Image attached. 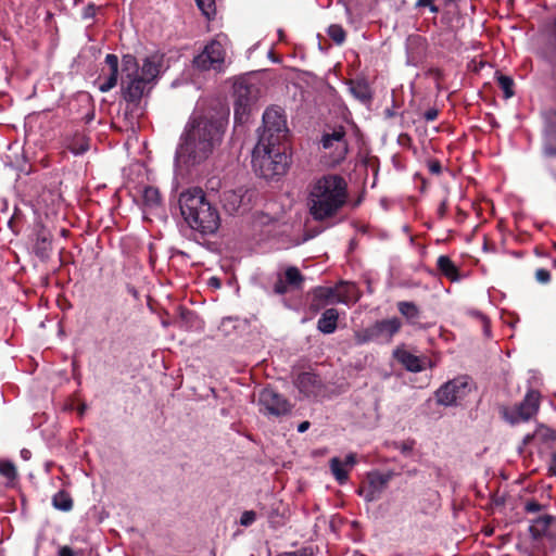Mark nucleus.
Listing matches in <instances>:
<instances>
[{"label": "nucleus", "mask_w": 556, "mask_h": 556, "mask_svg": "<svg viewBox=\"0 0 556 556\" xmlns=\"http://www.w3.org/2000/svg\"><path fill=\"white\" fill-rule=\"evenodd\" d=\"M224 131L222 121L193 114L180 136L175 153L176 166L190 168L206 161L222 142Z\"/></svg>", "instance_id": "nucleus-1"}, {"label": "nucleus", "mask_w": 556, "mask_h": 556, "mask_svg": "<svg viewBox=\"0 0 556 556\" xmlns=\"http://www.w3.org/2000/svg\"><path fill=\"white\" fill-rule=\"evenodd\" d=\"M348 201V184L336 174L314 180L307 190V207L312 217L323 222L336 216Z\"/></svg>", "instance_id": "nucleus-2"}, {"label": "nucleus", "mask_w": 556, "mask_h": 556, "mask_svg": "<svg viewBox=\"0 0 556 556\" xmlns=\"http://www.w3.org/2000/svg\"><path fill=\"white\" fill-rule=\"evenodd\" d=\"M180 214L188 226L202 236L215 233L220 225L217 208L206 199L201 188L182 191L178 199Z\"/></svg>", "instance_id": "nucleus-3"}, {"label": "nucleus", "mask_w": 556, "mask_h": 556, "mask_svg": "<svg viewBox=\"0 0 556 556\" xmlns=\"http://www.w3.org/2000/svg\"><path fill=\"white\" fill-rule=\"evenodd\" d=\"M252 166L260 177L267 180L276 179L286 174L289 166V157L279 144L268 146L257 142L252 152Z\"/></svg>", "instance_id": "nucleus-4"}, {"label": "nucleus", "mask_w": 556, "mask_h": 556, "mask_svg": "<svg viewBox=\"0 0 556 556\" xmlns=\"http://www.w3.org/2000/svg\"><path fill=\"white\" fill-rule=\"evenodd\" d=\"M258 87L251 76H240L235 80L233 97L236 123H245L248 121L252 106L258 98Z\"/></svg>", "instance_id": "nucleus-5"}, {"label": "nucleus", "mask_w": 556, "mask_h": 556, "mask_svg": "<svg viewBox=\"0 0 556 556\" xmlns=\"http://www.w3.org/2000/svg\"><path fill=\"white\" fill-rule=\"evenodd\" d=\"M288 132L287 119L279 106H270L263 114V125L258 129V141L267 146L281 144Z\"/></svg>", "instance_id": "nucleus-6"}, {"label": "nucleus", "mask_w": 556, "mask_h": 556, "mask_svg": "<svg viewBox=\"0 0 556 556\" xmlns=\"http://www.w3.org/2000/svg\"><path fill=\"white\" fill-rule=\"evenodd\" d=\"M226 37L217 36L207 42L201 53L193 59V65L200 71L223 72L226 60Z\"/></svg>", "instance_id": "nucleus-7"}, {"label": "nucleus", "mask_w": 556, "mask_h": 556, "mask_svg": "<svg viewBox=\"0 0 556 556\" xmlns=\"http://www.w3.org/2000/svg\"><path fill=\"white\" fill-rule=\"evenodd\" d=\"M541 395L535 390H529L522 402L516 405L513 409L503 407L501 413L503 418L510 425H517L520 421H529L534 417L540 409Z\"/></svg>", "instance_id": "nucleus-8"}, {"label": "nucleus", "mask_w": 556, "mask_h": 556, "mask_svg": "<svg viewBox=\"0 0 556 556\" xmlns=\"http://www.w3.org/2000/svg\"><path fill=\"white\" fill-rule=\"evenodd\" d=\"M345 286L341 282L338 287H316L312 290V301L309 311L318 313L320 309L330 304H349L351 298L348 290H342Z\"/></svg>", "instance_id": "nucleus-9"}, {"label": "nucleus", "mask_w": 556, "mask_h": 556, "mask_svg": "<svg viewBox=\"0 0 556 556\" xmlns=\"http://www.w3.org/2000/svg\"><path fill=\"white\" fill-rule=\"evenodd\" d=\"M468 392L467 377H457L442 384L435 392V399L439 405L456 406L467 396Z\"/></svg>", "instance_id": "nucleus-10"}, {"label": "nucleus", "mask_w": 556, "mask_h": 556, "mask_svg": "<svg viewBox=\"0 0 556 556\" xmlns=\"http://www.w3.org/2000/svg\"><path fill=\"white\" fill-rule=\"evenodd\" d=\"M260 413L270 417H281L291 410V405L286 397L271 388L263 389L258 394Z\"/></svg>", "instance_id": "nucleus-11"}, {"label": "nucleus", "mask_w": 556, "mask_h": 556, "mask_svg": "<svg viewBox=\"0 0 556 556\" xmlns=\"http://www.w3.org/2000/svg\"><path fill=\"white\" fill-rule=\"evenodd\" d=\"M320 144L324 150L332 151L336 161L343 160L349 150L345 128L343 126H337L325 130L320 139Z\"/></svg>", "instance_id": "nucleus-12"}, {"label": "nucleus", "mask_w": 556, "mask_h": 556, "mask_svg": "<svg viewBox=\"0 0 556 556\" xmlns=\"http://www.w3.org/2000/svg\"><path fill=\"white\" fill-rule=\"evenodd\" d=\"M123 81V96L127 102L137 103L142 98L149 81L136 75L122 79Z\"/></svg>", "instance_id": "nucleus-13"}, {"label": "nucleus", "mask_w": 556, "mask_h": 556, "mask_svg": "<svg viewBox=\"0 0 556 556\" xmlns=\"http://www.w3.org/2000/svg\"><path fill=\"white\" fill-rule=\"evenodd\" d=\"M356 464L355 454H348L344 459L332 457L329 462L330 470L337 482L344 484L348 481L349 470Z\"/></svg>", "instance_id": "nucleus-14"}, {"label": "nucleus", "mask_w": 556, "mask_h": 556, "mask_svg": "<svg viewBox=\"0 0 556 556\" xmlns=\"http://www.w3.org/2000/svg\"><path fill=\"white\" fill-rule=\"evenodd\" d=\"M295 386L306 397L316 396L321 390L319 377L313 372H301L295 379Z\"/></svg>", "instance_id": "nucleus-15"}, {"label": "nucleus", "mask_w": 556, "mask_h": 556, "mask_svg": "<svg viewBox=\"0 0 556 556\" xmlns=\"http://www.w3.org/2000/svg\"><path fill=\"white\" fill-rule=\"evenodd\" d=\"M401 326L402 324L397 317L376 321L374 327L378 342H390L392 337L400 331Z\"/></svg>", "instance_id": "nucleus-16"}, {"label": "nucleus", "mask_w": 556, "mask_h": 556, "mask_svg": "<svg viewBox=\"0 0 556 556\" xmlns=\"http://www.w3.org/2000/svg\"><path fill=\"white\" fill-rule=\"evenodd\" d=\"M555 521L551 515H542L530 521L529 533L533 541H541L549 535V527Z\"/></svg>", "instance_id": "nucleus-17"}, {"label": "nucleus", "mask_w": 556, "mask_h": 556, "mask_svg": "<svg viewBox=\"0 0 556 556\" xmlns=\"http://www.w3.org/2000/svg\"><path fill=\"white\" fill-rule=\"evenodd\" d=\"M162 65V55L154 53L143 59L142 65L139 67V76L147 81H153L159 73Z\"/></svg>", "instance_id": "nucleus-18"}, {"label": "nucleus", "mask_w": 556, "mask_h": 556, "mask_svg": "<svg viewBox=\"0 0 556 556\" xmlns=\"http://www.w3.org/2000/svg\"><path fill=\"white\" fill-rule=\"evenodd\" d=\"M544 153L548 156H556V114H551L546 119L544 129Z\"/></svg>", "instance_id": "nucleus-19"}, {"label": "nucleus", "mask_w": 556, "mask_h": 556, "mask_svg": "<svg viewBox=\"0 0 556 556\" xmlns=\"http://www.w3.org/2000/svg\"><path fill=\"white\" fill-rule=\"evenodd\" d=\"M222 204L229 214L238 213L244 202V193L242 189L227 190L223 192Z\"/></svg>", "instance_id": "nucleus-20"}, {"label": "nucleus", "mask_w": 556, "mask_h": 556, "mask_svg": "<svg viewBox=\"0 0 556 556\" xmlns=\"http://www.w3.org/2000/svg\"><path fill=\"white\" fill-rule=\"evenodd\" d=\"M105 64L109 66L110 74L108 78L99 85L101 92H108L113 89L117 84L118 78V58L115 54H106L104 59Z\"/></svg>", "instance_id": "nucleus-21"}, {"label": "nucleus", "mask_w": 556, "mask_h": 556, "mask_svg": "<svg viewBox=\"0 0 556 556\" xmlns=\"http://www.w3.org/2000/svg\"><path fill=\"white\" fill-rule=\"evenodd\" d=\"M339 312L337 308H327L324 311L317 321V329L324 334H331L338 327Z\"/></svg>", "instance_id": "nucleus-22"}, {"label": "nucleus", "mask_w": 556, "mask_h": 556, "mask_svg": "<svg viewBox=\"0 0 556 556\" xmlns=\"http://www.w3.org/2000/svg\"><path fill=\"white\" fill-rule=\"evenodd\" d=\"M142 202L146 211L152 212L161 205V194L157 188L147 186L142 190Z\"/></svg>", "instance_id": "nucleus-23"}, {"label": "nucleus", "mask_w": 556, "mask_h": 556, "mask_svg": "<svg viewBox=\"0 0 556 556\" xmlns=\"http://www.w3.org/2000/svg\"><path fill=\"white\" fill-rule=\"evenodd\" d=\"M349 89L353 97L363 103L369 102L372 98L370 87L365 80L351 81Z\"/></svg>", "instance_id": "nucleus-24"}, {"label": "nucleus", "mask_w": 556, "mask_h": 556, "mask_svg": "<svg viewBox=\"0 0 556 556\" xmlns=\"http://www.w3.org/2000/svg\"><path fill=\"white\" fill-rule=\"evenodd\" d=\"M34 251L40 260H48L52 251L51 237L45 232L39 233L34 245Z\"/></svg>", "instance_id": "nucleus-25"}, {"label": "nucleus", "mask_w": 556, "mask_h": 556, "mask_svg": "<svg viewBox=\"0 0 556 556\" xmlns=\"http://www.w3.org/2000/svg\"><path fill=\"white\" fill-rule=\"evenodd\" d=\"M439 270L451 281H457L459 279L458 268L446 255H440L437 261Z\"/></svg>", "instance_id": "nucleus-26"}, {"label": "nucleus", "mask_w": 556, "mask_h": 556, "mask_svg": "<svg viewBox=\"0 0 556 556\" xmlns=\"http://www.w3.org/2000/svg\"><path fill=\"white\" fill-rule=\"evenodd\" d=\"M397 309L409 324H415L420 318V309L414 302L401 301L397 303Z\"/></svg>", "instance_id": "nucleus-27"}, {"label": "nucleus", "mask_w": 556, "mask_h": 556, "mask_svg": "<svg viewBox=\"0 0 556 556\" xmlns=\"http://www.w3.org/2000/svg\"><path fill=\"white\" fill-rule=\"evenodd\" d=\"M139 64L132 54H125L122 59V79L139 75Z\"/></svg>", "instance_id": "nucleus-28"}, {"label": "nucleus", "mask_w": 556, "mask_h": 556, "mask_svg": "<svg viewBox=\"0 0 556 556\" xmlns=\"http://www.w3.org/2000/svg\"><path fill=\"white\" fill-rule=\"evenodd\" d=\"M52 505L56 509H60V510H63V511H68L73 507V498L64 489H61L52 497Z\"/></svg>", "instance_id": "nucleus-29"}, {"label": "nucleus", "mask_w": 556, "mask_h": 556, "mask_svg": "<svg viewBox=\"0 0 556 556\" xmlns=\"http://www.w3.org/2000/svg\"><path fill=\"white\" fill-rule=\"evenodd\" d=\"M400 359L405 368L409 371L418 372L422 370L420 358L409 352H404Z\"/></svg>", "instance_id": "nucleus-30"}, {"label": "nucleus", "mask_w": 556, "mask_h": 556, "mask_svg": "<svg viewBox=\"0 0 556 556\" xmlns=\"http://www.w3.org/2000/svg\"><path fill=\"white\" fill-rule=\"evenodd\" d=\"M354 338L355 343L358 345H363L369 342H378L374 325L363 330L356 331Z\"/></svg>", "instance_id": "nucleus-31"}, {"label": "nucleus", "mask_w": 556, "mask_h": 556, "mask_svg": "<svg viewBox=\"0 0 556 556\" xmlns=\"http://www.w3.org/2000/svg\"><path fill=\"white\" fill-rule=\"evenodd\" d=\"M544 56L554 65H556V33L548 36L544 48ZM554 75L556 76V70Z\"/></svg>", "instance_id": "nucleus-32"}, {"label": "nucleus", "mask_w": 556, "mask_h": 556, "mask_svg": "<svg viewBox=\"0 0 556 556\" xmlns=\"http://www.w3.org/2000/svg\"><path fill=\"white\" fill-rule=\"evenodd\" d=\"M68 150L75 155H81L89 150V139L78 136L68 144Z\"/></svg>", "instance_id": "nucleus-33"}, {"label": "nucleus", "mask_w": 556, "mask_h": 556, "mask_svg": "<svg viewBox=\"0 0 556 556\" xmlns=\"http://www.w3.org/2000/svg\"><path fill=\"white\" fill-rule=\"evenodd\" d=\"M286 282L294 288H300L304 277L296 267H288L285 273Z\"/></svg>", "instance_id": "nucleus-34"}, {"label": "nucleus", "mask_w": 556, "mask_h": 556, "mask_svg": "<svg viewBox=\"0 0 556 556\" xmlns=\"http://www.w3.org/2000/svg\"><path fill=\"white\" fill-rule=\"evenodd\" d=\"M0 475L13 482L17 478L15 465L8 459H0Z\"/></svg>", "instance_id": "nucleus-35"}, {"label": "nucleus", "mask_w": 556, "mask_h": 556, "mask_svg": "<svg viewBox=\"0 0 556 556\" xmlns=\"http://www.w3.org/2000/svg\"><path fill=\"white\" fill-rule=\"evenodd\" d=\"M498 87L503 90L505 99H509L514 96V80L511 77L506 75H498L496 77Z\"/></svg>", "instance_id": "nucleus-36"}, {"label": "nucleus", "mask_w": 556, "mask_h": 556, "mask_svg": "<svg viewBox=\"0 0 556 556\" xmlns=\"http://www.w3.org/2000/svg\"><path fill=\"white\" fill-rule=\"evenodd\" d=\"M395 473L392 470H375L370 473L371 484L380 483L387 484L392 481Z\"/></svg>", "instance_id": "nucleus-37"}, {"label": "nucleus", "mask_w": 556, "mask_h": 556, "mask_svg": "<svg viewBox=\"0 0 556 556\" xmlns=\"http://www.w3.org/2000/svg\"><path fill=\"white\" fill-rule=\"evenodd\" d=\"M488 496L490 497L492 508H503L505 506L507 498L505 491L501 492L500 489H495L494 491H490Z\"/></svg>", "instance_id": "nucleus-38"}, {"label": "nucleus", "mask_w": 556, "mask_h": 556, "mask_svg": "<svg viewBox=\"0 0 556 556\" xmlns=\"http://www.w3.org/2000/svg\"><path fill=\"white\" fill-rule=\"evenodd\" d=\"M328 36L337 43L342 45L345 40L346 33L341 25L332 24L328 27Z\"/></svg>", "instance_id": "nucleus-39"}, {"label": "nucleus", "mask_w": 556, "mask_h": 556, "mask_svg": "<svg viewBox=\"0 0 556 556\" xmlns=\"http://www.w3.org/2000/svg\"><path fill=\"white\" fill-rule=\"evenodd\" d=\"M356 492L366 502H372L381 497L382 489H356Z\"/></svg>", "instance_id": "nucleus-40"}, {"label": "nucleus", "mask_w": 556, "mask_h": 556, "mask_svg": "<svg viewBox=\"0 0 556 556\" xmlns=\"http://www.w3.org/2000/svg\"><path fill=\"white\" fill-rule=\"evenodd\" d=\"M199 9L206 17L215 14V0H195Z\"/></svg>", "instance_id": "nucleus-41"}, {"label": "nucleus", "mask_w": 556, "mask_h": 556, "mask_svg": "<svg viewBox=\"0 0 556 556\" xmlns=\"http://www.w3.org/2000/svg\"><path fill=\"white\" fill-rule=\"evenodd\" d=\"M393 445L404 456H408V455H410V453L414 450L415 441L414 440H407V441H404V442H394Z\"/></svg>", "instance_id": "nucleus-42"}, {"label": "nucleus", "mask_w": 556, "mask_h": 556, "mask_svg": "<svg viewBox=\"0 0 556 556\" xmlns=\"http://www.w3.org/2000/svg\"><path fill=\"white\" fill-rule=\"evenodd\" d=\"M256 520V513L254 510H245L242 513L239 523L242 527H250Z\"/></svg>", "instance_id": "nucleus-43"}, {"label": "nucleus", "mask_w": 556, "mask_h": 556, "mask_svg": "<svg viewBox=\"0 0 556 556\" xmlns=\"http://www.w3.org/2000/svg\"><path fill=\"white\" fill-rule=\"evenodd\" d=\"M434 1L435 0H417L416 2V7L417 8H429V10L432 12V13H438L439 12V8L434 4Z\"/></svg>", "instance_id": "nucleus-44"}, {"label": "nucleus", "mask_w": 556, "mask_h": 556, "mask_svg": "<svg viewBox=\"0 0 556 556\" xmlns=\"http://www.w3.org/2000/svg\"><path fill=\"white\" fill-rule=\"evenodd\" d=\"M535 278L541 283H547L551 280V274L547 269L539 268L535 271Z\"/></svg>", "instance_id": "nucleus-45"}, {"label": "nucleus", "mask_w": 556, "mask_h": 556, "mask_svg": "<svg viewBox=\"0 0 556 556\" xmlns=\"http://www.w3.org/2000/svg\"><path fill=\"white\" fill-rule=\"evenodd\" d=\"M287 291H288V289H287V282H286V281H283L281 278H279V279L275 282V285H274V292H275L276 294H280V295H282V294L287 293Z\"/></svg>", "instance_id": "nucleus-46"}, {"label": "nucleus", "mask_w": 556, "mask_h": 556, "mask_svg": "<svg viewBox=\"0 0 556 556\" xmlns=\"http://www.w3.org/2000/svg\"><path fill=\"white\" fill-rule=\"evenodd\" d=\"M282 556H313L312 548L304 547L295 552L285 553Z\"/></svg>", "instance_id": "nucleus-47"}, {"label": "nucleus", "mask_w": 556, "mask_h": 556, "mask_svg": "<svg viewBox=\"0 0 556 556\" xmlns=\"http://www.w3.org/2000/svg\"><path fill=\"white\" fill-rule=\"evenodd\" d=\"M542 505L535 501H529L526 503L525 509L528 513H536L542 509Z\"/></svg>", "instance_id": "nucleus-48"}, {"label": "nucleus", "mask_w": 556, "mask_h": 556, "mask_svg": "<svg viewBox=\"0 0 556 556\" xmlns=\"http://www.w3.org/2000/svg\"><path fill=\"white\" fill-rule=\"evenodd\" d=\"M438 114H439L438 110L434 108H431L425 112L424 117L427 122H432L438 117Z\"/></svg>", "instance_id": "nucleus-49"}, {"label": "nucleus", "mask_w": 556, "mask_h": 556, "mask_svg": "<svg viewBox=\"0 0 556 556\" xmlns=\"http://www.w3.org/2000/svg\"><path fill=\"white\" fill-rule=\"evenodd\" d=\"M96 14V7L93 4H89L84 10V18H91Z\"/></svg>", "instance_id": "nucleus-50"}, {"label": "nucleus", "mask_w": 556, "mask_h": 556, "mask_svg": "<svg viewBox=\"0 0 556 556\" xmlns=\"http://www.w3.org/2000/svg\"><path fill=\"white\" fill-rule=\"evenodd\" d=\"M548 470H549L551 475L556 477V452L553 453L551 456Z\"/></svg>", "instance_id": "nucleus-51"}, {"label": "nucleus", "mask_w": 556, "mask_h": 556, "mask_svg": "<svg viewBox=\"0 0 556 556\" xmlns=\"http://www.w3.org/2000/svg\"><path fill=\"white\" fill-rule=\"evenodd\" d=\"M429 169L432 174L441 173V164L438 161H433L429 164Z\"/></svg>", "instance_id": "nucleus-52"}, {"label": "nucleus", "mask_w": 556, "mask_h": 556, "mask_svg": "<svg viewBox=\"0 0 556 556\" xmlns=\"http://www.w3.org/2000/svg\"><path fill=\"white\" fill-rule=\"evenodd\" d=\"M59 556H74V552L70 546H62L59 549Z\"/></svg>", "instance_id": "nucleus-53"}, {"label": "nucleus", "mask_w": 556, "mask_h": 556, "mask_svg": "<svg viewBox=\"0 0 556 556\" xmlns=\"http://www.w3.org/2000/svg\"><path fill=\"white\" fill-rule=\"evenodd\" d=\"M311 424L308 421H302L299 426H298V432L300 433H303L305 432L308 428H309Z\"/></svg>", "instance_id": "nucleus-54"}, {"label": "nucleus", "mask_w": 556, "mask_h": 556, "mask_svg": "<svg viewBox=\"0 0 556 556\" xmlns=\"http://www.w3.org/2000/svg\"><path fill=\"white\" fill-rule=\"evenodd\" d=\"M20 455H21L22 459L29 460L31 457V452L27 448H23V450H21Z\"/></svg>", "instance_id": "nucleus-55"}, {"label": "nucleus", "mask_w": 556, "mask_h": 556, "mask_svg": "<svg viewBox=\"0 0 556 556\" xmlns=\"http://www.w3.org/2000/svg\"><path fill=\"white\" fill-rule=\"evenodd\" d=\"M533 437L534 434H527L523 439V443L528 444L533 439Z\"/></svg>", "instance_id": "nucleus-56"}, {"label": "nucleus", "mask_w": 556, "mask_h": 556, "mask_svg": "<svg viewBox=\"0 0 556 556\" xmlns=\"http://www.w3.org/2000/svg\"><path fill=\"white\" fill-rule=\"evenodd\" d=\"M444 211H445V204L443 203V204L441 205V207H440V213H441V214H443V213H444Z\"/></svg>", "instance_id": "nucleus-57"}, {"label": "nucleus", "mask_w": 556, "mask_h": 556, "mask_svg": "<svg viewBox=\"0 0 556 556\" xmlns=\"http://www.w3.org/2000/svg\"><path fill=\"white\" fill-rule=\"evenodd\" d=\"M541 430L549 431V430H548V428H543V427H542L541 429H539V431H538V432H540Z\"/></svg>", "instance_id": "nucleus-58"}]
</instances>
